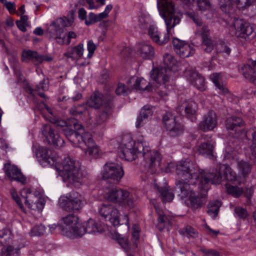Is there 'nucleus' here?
Segmentation results:
<instances>
[{
  "instance_id": "55",
  "label": "nucleus",
  "mask_w": 256,
  "mask_h": 256,
  "mask_svg": "<svg viewBox=\"0 0 256 256\" xmlns=\"http://www.w3.org/2000/svg\"><path fill=\"white\" fill-rule=\"evenodd\" d=\"M234 212L237 217L242 219H245L248 216L246 210L240 206L235 208Z\"/></svg>"
},
{
  "instance_id": "19",
  "label": "nucleus",
  "mask_w": 256,
  "mask_h": 256,
  "mask_svg": "<svg viewBox=\"0 0 256 256\" xmlns=\"http://www.w3.org/2000/svg\"><path fill=\"white\" fill-rule=\"evenodd\" d=\"M172 44L174 52L182 58H188L194 54L195 50L186 41L174 38Z\"/></svg>"
},
{
  "instance_id": "6",
  "label": "nucleus",
  "mask_w": 256,
  "mask_h": 256,
  "mask_svg": "<svg viewBox=\"0 0 256 256\" xmlns=\"http://www.w3.org/2000/svg\"><path fill=\"white\" fill-rule=\"evenodd\" d=\"M105 198L111 202L118 204L124 208H132L134 206L133 198L130 192L119 188H112L108 190Z\"/></svg>"
},
{
  "instance_id": "26",
  "label": "nucleus",
  "mask_w": 256,
  "mask_h": 256,
  "mask_svg": "<svg viewBox=\"0 0 256 256\" xmlns=\"http://www.w3.org/2000/svg\"><path fill=\"white\" fill-rule=\"evenodd\" d=\"M86 138L87 140L84 144L87 146V148L84 151L86 154L94 158H98L100 156L102 152L99 147L95 144L92 134H88Z\"/></svg>"
},
{
  "instance_id": "4",
  "label": "nucleus",
  "mask_w": 256,
  "mask_h": 256,
  "mask_svg": "<svg viewBox=\"0 0 256 256\" xmlns=\"http://www.w3.org/2000/svg\"><path fill=\"white\" fill-rule=\"evenodd\" d=\"M204 186L202 187L204 191L209 190V184H220L223 180L230 182L236 181L237 176L236 172L228 164H222L218 170H213L212 172H207L206 176L204 177Z\"/></svg>"
},
{
  "instance_id": "8",
  "label": "nucleus",
  "mask_w": 256,
  "mask_h": 256,
  "mask_svg": "<svg viewBox=\"0 0 256 256\" xmlns=\"http://www.w3.org/2000/svg\"><path fill=\"white\" fill-rule=\"evenodd\" d=\"M100 214L106 220H109L113 226H118L120 224H126L129 228L128 218L126 214L124 216L123 220L120 219L118 210L110 204H102L99 208Z\"/></svg>"
},
{
  "instance_id": "62",
  "label": "nucleus",
  "mask_w": 256,
  "mask_h": 256,
  "mask_svg": "<svg viewBox=\"0 0 256 256\" xmlns=\"http://www.w3.org/2000/svg\"><path fill=\"white\" fill-rule=\"evenodd\" d=\"M186 14L192 18L198 26L202 25V21L194 12H186Z\"/></svg>"
},
{
  "instance_id": "16",
  "label": "nucleus",
  "mask_w": 256,
  "mask_h": 256,
  "mask_svg": "<svg viewBox=\"0 0 256 256\" xmlns=\"http://www.w3.org/2000/svg\"><path fill=\"white\" fill-rule=\"evenodd\" d=\"M147 153L145 152L146 156V165H145V169L147 170V172L150 174H155L160 166V161L162 160L161 154L156 150H149L148 149L146 150Z\"/></svg>"
},
{
  "instance_id": "9",
  "label": "nucleus",
  "mask_w": 256,
  "mask_h": 256,
  "mask_svg": "<svg viewBox=\"0 0 256 256\" xmlns=\"http://www.w3.org/2000/svg\"><path fill=\"white\" fill-rule=\"evenodd\" d=\"M176 61L174 56L169 54L166 53L163 56V63L164 66V68L160 69L152 70L150 72V76L154 80H162L164 82H168L169 76L164 74L167 70H170L172 67L176 64Z\"/></svg>"
},
{
  "instance_id": "23",
  "label": "nucleus",
  "mask_w": 256,
  "mask_h": 256,
  "mask_svg": "<svg viewBox=\"0 0 256 256\" xmlns=\"http://www.w3.org/2000/svg\"><path fill=\"white\" fill-rule=\"evenodd\" d=\"M175 190L181 199L188 198L195 193L190 184L182 180H176Z\"/></svg>"
},
{
  "instance_id": "11",
  "label": "nucleus",
  "mask_w": 256,
  "mask_h": 256,
  "mask_svg": "<svg viewBox=\"0 0 256 256\" xmlns=\"http://www.w3.org/2000/svg\"><path fill=\"white\" fill-rule=\"evenodd\" d=\"M232 28L236 30L235 36L240 40H249L256 36L253 27L243 20L234 19Z\"/></svg>"
},
{
  "instance_id": "61",
  "label": "nucleus",
  "mask_w": 256,
  "mask_h": 256,
  "mask_svg": "<svg viewBox=\"0 0 256 256\" xmlns=\"http://www.w3.org/2000/svg\"><path fill=\"white\" fill-rule=\"evenodd\" d=\"M10 192L12 198H14V200H15L16 202L18 204V207L24 213H26L24 206L22 202H20V198L18 196L17 193L14 190H12Z\"/></svg>"
},
{
  "instance_id": "54",
  "label": "nucleus",
  "mask_w": 256,
  "mask_h": 256,
  "mask_svg": "<svg viewBox=\"0 0 256 256\" xmlns=\"http://www.w3.org/2000/svg\"><path fill=\"white\" fill-rule=\"evenodd\" d=\"M196 3L199 10L202 12L210 8V3L209 0H196Z\"/></svg>"
},
{
  "instance_id": "21",
  "label": "nucleus",
  "mask_w": 256,
  "mask_h": 256,
  "mask_svg": "<svg viewBox=\"0 0 256 256\" xmlns=\"http://www.w3.org/2000/svg\"><path fill=\"white\" fill-rule=\"evenodd\" d=\"M4 170L5 176L11 181H16L22 184L26 183V177L16 166L6 163L4 164Z\"/></svg>"
},
{
  "instance_id": "7",
  "label": "nucleus",
  "mask_w": 256,
  "mask_h": 256,
  "mask_svg": "<svg viewBox=\"0 0 256 256\" xmlns=\"http://www.w3.org/2000/svg\"><path fill=\"white\" fill-rule=\"evenodd\" d=\"M74 22L72 16L70 18L64 16L54 20L50 25L48 32L51 38L56 40L60 45H64V28L72 26Z\"/></svg>"
},
{
  "instance_id": "12",
  "label": "nucleus",
  "mask_w": 256,
  "mask_h": 256,
  "mask_svg": "<svg viewBox=\"0 0 256 256\" xmlns=\"http://www.w3.org/2000/svg\"><path fill=\"white\" fill-rule=\"evenodd\" d=\"M98 228L95 221L90 218L83 224H80L76 228H72L71 231L66 232V236L71 238L81 237L86 233L93 234L98 232Z\"/></svg>"
},
{
  "instance_id": "5",
  "label": "nucleus",
  "mask_w": 256,
  "mask_h": 256,
  "mask_svg": "<svg viewBox=\"0 0 256 256\" xmlns=\"http://www.w3.org/2000/svg\"><path fill=\"white\" fill-rule=\"evenodd\" d=\"M224 124L228 133L234 138H250L251 136L253 138H256V132L254 130H249L246 132L244 130L245 122L240 117L232 116L227 118Z\"/></svg>"
},
{
  "instance_id": "59",
  "label": "nucleus",
  "mask_w": 256,
  "mask_h": 256,
  "mask_svg": "<svg viewBox=\"0 0 256 256\" xmlns=\"http://www.w3.org/2000/svg\"><path fill=\"white\" fill-rule=\"evenodd\" d=\"M11 232L8 229H3L0 230V238H4V241H1V242L6 243L8 240L10 239Z\"/></svg>"
},
{
  "instance_id": "64",
  "label": "nucleus",
  "mask_w": 256,
  "mask_h": 256,
  "mask_svg": "<svg viewBox=\"0 0 256 256\" xmlns=\"http://www.w3.org/2000/svg\"><path fill=\"white\" fill-rule=\"evenodd\" d=\"M97 14H94L93 12H90L88 14V20H85V23L87 26H90L94 23H96L98 22V19Z\"/></svg>"
},
{
  "instance_id": "35",
  "label": "nucleus",
  "mask_w": 256,
  "mask_h": 256,
  "mask_svg": "<svg viewBox=\"0 0 256 256\" xmlns=\"http://www.w3.org/2000/svg\"><path fill=\"white\" fill-rule=\"evenodd\" d=\"M139 149H142L141 146H136L132 148H124L122 149V157L126 160L132 161L136 158V154L141 152Z\"/></svg>"
},
{
  "instance_id": "37",
  "label": "nucleus",
  "mask_w": 256,
  "mask_h": 256,
  "mask_svg": "<svg viewBox=\"0 0 256 256\" xmlns=\"http://www.w3.org/2000/svg\"><path fill=\"white\" fill-rule=\"evenodd\" d=\"M221 202L218 200L210 202L208 205L207 212L210 216L215 218L218 214Z\"/></svg>"
},
{
  "instance_id": "51",
  "label": "nucleus",
  "mask_w": 256,
  "mask_h": 256,
  "mask_svg": "<svg viewBox=\"0 0 256 256\" xmlns=\"http://www.w3.org/2000/svg\"><path fill=\"white\" fill-rule=\"evenodd\" d=\"M78 37L77 34L73 31H68L64 33L62 39H64V45H69L72 39H76Z\"/></svg>"
},
{
  "instance_id": "15",
  "label": "nucleus",
  "mask_w": 256,
  "mask_h": 256,
  "mask_svg": "<svg viewBox=\"0 0 256 256\" xmlns=\"http://www.w3.org/2000/svg\"><path fill=\"white\" fill-rule=\"evenodd\" d=\"M104 179H111L119 182L124 175V171L121 164L106 162L102 172Z\"/></svg>"
},
{
  "instance_id": "39",
  "label": "nucleus",
  "mask_w": 256,
  "mask_h": 256,
  "mask_svg": "<svg viewBox=\"0 0 256 256\" xmlns=\"http://www.w3.org/2000/svg\"><path fill=\"white\" fill-rule=\"evenodd\" d=\"M158 190L164 202H170L174 198V194L170 190L166 188L158 187Z\"/></svg>"
},
{
  "instance_id": "24",
  "label": "nucleus",
  "mask_w": 256,
  "mask_h": 256,
  "mask_svg": "<svg viewBox=\"0 0 256 256\" xmlns=\"http://www.w3.org/2000/svg\"><path fill=\"white\" fill-rule=\"evenodd\" d=\"M197 110V104L194 102H190L188 103L183 104L177 108V112H180L182 114H184L192 122L196 120V113Z\"/></svg>"
},
{
  "instance_id": "10",
  "label": "nucleus",
  "mask_w": 256,
  "mask_h": 256,
  "mask_svg": "<svg viewBox=\"0 0 256 256\" xmlns=\"http://www.w3.org/2000/svg\"><path fill=\"white\" fill-rule=\"evenodd\" d=\"M82 196L78 193L73 192L68 196L61 198L60 206L65 210L76 212L80 210L84 206Z\"/></svg>"
},
{
  "instance_id": "33",
  "label": "nucleus",
  "mask_w": 256,
  "mask_h": 256,
  "mask_svg": "<svg viewBox=\"0 0 256 256\" xmlns=\"http://www.w3.org/2000/svg\"><path fill=\"white\" fill-rule=\"evenodd\" d=\"M244 77L252 82L256 84V70L249 64H244L240 69Z\"/></svg>"
},
{
  "instance_id": "28",
  "label": "nucleus",
  "mask_w": 256,
  "mask_h": 256,
  "mask_svg": "<svg viewBox=\"0 0 256 256\" xmlns=\"http://www.w3.org/2000/svg\"><path fill=\"white\" fill-rule=\"evenodd\" d=\"M210 78L214 84L218 92L222 95H226L229 93V90L226 84L223 82L222 77L221 74L214 73L210 76Z\"/></svg>"
},
{
  "instance_id": "48",
  "label": "nucleus",
  "mask_w": 256,
  "mask_h": 256,
  "mask_svg": "<svg viewBox=\"0 0 256 256\" xmlns=\"http://www.w3.org/2000/svg\"><path fill=\"white\" fill-rule=\"evenodd\" d=\"M46 228L42 224L36 225L34 226L30 232L32 236H40L43 235L46 232Z\"/></svg>"
},
{
  "instance_id": "22",
  "label": "nucleus",
  "mask_w": 256,
  "mask_h": 256,
  "mask_svg": "<svg viewBox=\"0 0 256 256\" xmlns=\"http://www.w3.org/2000/svg\"><path fill=\"white\" fill-rule=\"evenodd\" d=\"M146 34L154 42L159 45L166 44L170 40L168 32H166L163 38H160V32L155 24H150L147 27Z\"/></svg>"
},
{
  "instance_id": "63",
  "label": "nucleus",
  "mask_w": 256,
  "mask_h": 256,
  "mask_svg": "<svg viewBox=\"0 0 256 256\" xmlns=\"http://www.w3.org/2000/svg\"><path fill=\"white\" fill-rule=\"evenodd\" d=\"M147 49L148 52H145V59H152L154 54V48L148 44H145V50Z\"/></svg>"
},
{
  "instance_id": "30",
  "label": "nucleus",
  "mask_w": 256,
  "mask_h": 256,
  "mask_svg": "<svg viewBox=\"0 0 256 256\" xmlns=\"http://www.w3.org/2000/svg\"><path fill=\"white\" fill-rule=\"evenodd\" d=\"M64 226H60V228L63 234L66 236V232H70L72 228H76L80 223L78 222V218L74 214H70L62 218Z\"/></svg>"
},
{
  "instance_id": "38",
  "label": "nucleus",
  "mask_w": 256,
  "mask_h": 256,
  "mask_svg": "<svg viewBox=\"0 0 256 256\" xmlns=\"http://www.w3.org/2000/svg\"><path fill=\"white\" fill-rule=\"evenodd\" d=\"M48 89V82H46L45 79H43L36 86L34 90H31L30 94H32L33 91L37 92L38 94L41 98H46V96L41 91H46Z\"/></svg>"
},
{
  "instance_id": "27",
  "label": "nucleus",
  "mask_w": 256,
  "mask_h": 256,
  "mask_svg": "<svg viewBox=\"0 0 256 256\" xmlns=\"http://www.w3.org/2000/svg\"><path fill=\"white\" fill-rule=\"evenodd\" d=\"M136 146H141L142 150H144V146L143 144V138L140 136L137 140V142H135L132 140V135L130 134H124L120 146L122 149L124 148H132Z\"/></svg>"
},
{
  "instance_id": "50",
  "label": "nucleus",
  "mask_w": 256,
  "mask_h": 256,
  "mask_svg": "<svg viewBox=\"0 0 256 256\" xmlns=\"http://www.w3.org/2000/svg\"><path fill=\"white\" fill-rule=\"evenodd\" d=\"M216 50L218 53L225 54L226 56L230 55L231 50L227 44L222 42H220L216 46Z\"/></svg>"
},
{
  "instance_id": "13",
  "label": "nucleus",
  "mask_w": 256,
  "mask_h": 256,
  "mask_svg": "<svg viewBox=\"0 0 256 256\" xmlns=\"http://www.w3.org/2000/svg\"><path fill=\"white\" fill-rule=\"evenodd\" d=\"M162 123L168 131V134L171 137H176L182 134L184 130V126L176 120L175 116L169 112H166L162 116Z\"/></svg>"
},
{
  "instance_id": "53",
  "label": "nucleus",
  "mask_w": 256,
  "mask_h": 256,
  "mask_svg": "<svg viewBox=\"0 0 256 256\" xmlns=\"http://www.w3.org/2000/svg\"><path fill=\"white\" fill-rule=\"evenodd\" d=\"M34 54H36V51L30 50H24L22 54V60L24 62H28L30 60L32 61Z\"/></svg>"
},
{
  "instance_id": "25",
  "label": "nucleus",
  "mask_w": 256,
  "mask_h": 256,
  "mask_svg": "<svg viewBox=\"0 0 256 256\" xmlns=\"http://www.w3.org/2000/svg\"><path fill=\"white\" fill-rule=\"evenodd\" d=\"M112 114V109L110 104L102 106L98 112L95 118V124L100 126L104 124Z\"/></svg>"
},
{
  "instance_id": "41",
  "label": "nucleus",
  "mask_w": 256,
  "mask_h": 256,
  "mask_svg": "<svg viewBox=\"0 0 256 256\" xmlns=\"http://www.w3.org/2000/svg\"><path fill=\"white\" fill-rule=\"evenodd\" d=\"M238 168L244 178L247 177L251 172V166L248 162L242 160L237 163Z\"/></svg>"
},
{
  "instance_id": "34",
  "label": "nucleus",
  "mask_w": 256,
  "mask_h": 256,
  "mask_svg": "<svg viewBox=\"0 0 256 256\" xmlns=\"http://www.w3.org/2000/svg\"><path fill=\"white\" fill-rule=\"evenodd\" d=\"M103 95L98 92H95L86 102L88 106L94 108H100L102 106Z\"/></svg>"
},
{
  "instance_id": "18",
  "label": "nucleus",
  "mask_w": 256,
  "mask_h": 256,
  "mask_svg": "<svg viewBox=\"0 0 256 256\" xmlns=\"http://www.w3.org/2000/svg\"><path fill=\"white\" fill-rule=\"evenodd\" d=\"M218 125V116L214 110H210L205 114L202 120L198 124V128L204 132L212 130Z\"/></svg>"
},
{
  "instance_id": "57",
  "label": "nucleus",
  "mask_w": 256,
  "mask_h": 256,
  "mask_svg": "<svg viewBox=\"0 0 256 256\" xmlns=\"http://www.w3.org/2000/svg\"><path fill=\"white\" fill-rule=\"evenodd\" d=\"M219 4L221 10L224 12L229 11L232 5V0H220Z\"/></svg>"
},
{
  "instance_id": "32",
  "label": "nucleus",
  "mask_w": 256,
  "mask_h": 256,
  "mask_svg": "<svg viewBox=\"0 0 256 256\" xmlns=\"http://www.w3.org/2000/svg\"><path fill=\"white\" fill-rule=\"evenodd\" d=\"M214 144L210 141L207 140L200 145L198 150L200 154L210 158L214 156Z\"/></svg>"
},
{
  "instance_id": "3",
  "label": "nucleus",
  "mask_w": 256,
  "mask_h": 256,
  "mask_svg": "<svg viewBox=\"0 0 256 256\" xmlns=\"http://www.w3.org/2000/svg\"><path fill=\"white\" fill-rule=\"evenodd\" d=\"M158 8L164 20L166 32L170 35V30L178 24L180 20V12H176L172 0H158Z\"/></svg>"
},
{
  "instance_id": "43",
  "label": "nucleus",
  "mask_w": 256,
  "mask_h": 256,
  "mask_svg": "<svg viewBox=\"0 0 256 256\" xmlns=\"http://www.w3.org/2000/svg\"><path fill=\"white\" fill-rule=\"evenodd\" d=\"M226 188L228 194L232 195L234 198L240 197L244 192V190L242 188L237 186H234L226 184Z\"/></svg>"
},
{
  "instance_id": "44",
  "label": "nucleus",
  "mask_w": 256,
  "mask_h": 256,
  "mask_svg": "<svg viewBox=\"0 0 256 256\" xmlns=\"http://www.w3.org/2000/svg\"><path fill=\"white\" fill-rule=\"evenodd\" d=\"M140 229L138 226L134 224L132 226V232L131 240L133 242V248H137L138 247L140 240Z\"/></svg>"
},
{
  "instance_id": "20",
  "label": "nucleus",
  "mask_w": 256,
  "mask_h": 256,
  "mask_svg": "<svg viewBox=\"0 0 256 256\" xmlns=\"http://www.w3.org/2000/svg\"><path fill=\"white\" fill-rule=\"evenodd\" d=\"M42 134L46 136L48 143L54 146L61 148L64 146V141L49 124L43 126L41 129Z\"/></svg>"
},
{
  "instance_id": "49",
  "label": "nucleus",
  "mask_w": 256,
  "mask_h": 256,
  "mask_svg": "<svg viewBox=\"0 0 256 256\" xmlns=\"http://www.w3.org/2000/svg\"><path fill=\"white\" fill-rule=\"evenodd\" d=\"M18 249L14 248L12 246H8L2 248L0 256H14L18 254Z\"/></svg>"
},
{
  "instance_id": "52",
  "label": "nucleus",
  "mask_w": 256,
  "mask_h": 256,
  "mask_svg": "<svg viewBox=\"0 0 256 256\" xmlns=\"http://www.w3.org/2000/svg\"><path fill=\"white\" fill-rule=\"evenodd\" d=\"M202 28H200L197 30V32L202 37V39L209 38L210 37V30L208 27L205 24L200 26Z\"/></svg>"
},
{
  "instance_id": "29",
  "label": "nucleus",
  "mask_w": 256,
  "mask_h": 256,
  "mask_svg": "<svg viewBox=\"0 0 256 256\" xmlns=\"http://www.w3.org/2000/svg\"><path fill=\"white\" fill-rule=\"evenodd\" d=\"M185 76L187 79L198 89L202 88L204 85V78L193 70H186Z\"/></svg>"
},
{
  "instance_id": "47",
  "label": "nucleus",
  "mask_w": 256,
  "mask_h": 256,
  "mask_svg": "<svg viewBox=\"0 0 256 256\" xmlns=\"http://www.w3.org/2000/svg\"><path fill=\"white\" fill-rule=\"evenodd\" d=\"M202 47L204 52L207 53L210 52L214 49V44L211 38L202 39Z\"/></svg>"
},
{
  "instance_id": "60",
  "label": "nucleus",
  "mask_w": 256,
  "mask_h": 256,
  "mask_svg": "<svg viewBox=\"0 0 256 256\" xmlns=\"http://www.w3.org/2000/svg\"><path fill=\"white\" fill-rule=\"evenodd\" d=\"M96 48V46L92 40L88 41L87 44V49L88 52L87 56L88 58H90L92 57Z\"/></svg>"
},
{
  "instance_id": "1",
  "label": "nucleus",
  "mask_w": 256,
  "mask_h": 256,
  "mask_svg": "<svg viewBox=\"0 0 256 256\" xmlns=\"http://www.w3.org/2000/svg\"><path fill=\"white\" fill-rule=\"evenodd\" d=\"M176 174L182 180H189L192 179L197 180L198 188L204 190V177L207 172L202 170H200L198 165L188 158L182 160L178 162L176 166Z\"/></svg>"
},
{
  "instance_id": "42",
  "label": "nucleus",
  "mask_w": 256,
  "mask_h": 256,
  "mask_svg": "<svg viewBox=\"0 0 256 256\" xmlns=\"http://www.w3.org/2000/svg\"><path fill=\"white\" fill-rule=\"evenodd\" d=\"M180 232L188 238H196L198 236V232L189 225L186 226L180 229Z\"/></svg>"
},
{
  "instance_id": "31",
  "label": "nucleus",
  "mask_w": 256,
  "mask_h": 256,
  "mask_svg": "<svg viewBox=\"0 0 256 256\" xmlns=\"http://www.w3.org/2000/svg\"><path fill=\"white\" fill-rule=\"evenodd\" d=\"M154 208L158 216V222L156 227L158 230L161 232L163 230L164 228L169 226L170 221L168 216L164 214L163 210L161 208L158 206H155Z\"/></svg>"
},
{
  "instance_id": "46",
  "label": "nucleus",
  "mask_w": 256,
  "mask_h": 256,
  "mask_svg": "<svg viewBox=\"0 0 256 256\" xmlns=\"http://www.w3.org/2000/svg\"><path fill=\"white\" fill-rule=\"evenodd\" d=\"M86 108L84 104H79L77 106H74L71 108L69 112L70 114L74 116L82 114L86 112Z\"/></svg>"
},
{
  "instance_id": "56",
  "label": "nucleus",
  "mask_w": 256,
  "mask_h": 256,
  "mask_svg": "<svg viewBox=\"0 0 256 256\" xmlns=\"http://www.w3.org/2000/svg\"><path fill=\"white\" fill-rule=\"evenodd\" d=\"M253 0H236V6L238 9L244 10L250 6Z\"/></svg>"
},
{
  "instance_id": "17",
  "label": "nucleus",
  "mask_w": 256,
  "mask_h": 256,
  "mask_svg": "<svg viewBox=\"0 0 256 256\" xmlns=\"http://www.w3.org/2000/svg\"><path fill=\"white\" fill-rule=\"evenodd\" d=\"M142 79V78H138L136 76L131 77L128 81V84L130 88L127 87L122 83H118L116 89V94L118 95H127L130 92V88L134 89L140 93H142L143 90L140 87Z\"/></svg>"
},
{
  "instance_id": "36",
  "label": "nucleus",
  "mask_w": 256,
  "mask_h": 256,
  "mask_svg": "<svg viewBox=\"0 0 256 256\" xmlns=\"http://www.w3.org/2000/svg\"><path fill=\"white\" fill-rule=\"evenodd\" d=\"M88 134H91L90 132H84V134H80L78 132H75L69 138V141L75 146L80 144H85L86 141V136Z\"/></svg>"
},
{
  "instance_id": "40",
  "label": "nucleus",
  "mask_w": 256,
  "mask_h": 256,
  "mask_svg": "<svg viewBox=\"0 0 256 256\" xmlns=\"http://www.w3.org/2000/svg\"><path fill=\"white\" fill-rule=\"evenodd\" d=\"M190 206L194 210L201 208L204 204L202 197L196 194L195 193L188 198Z\"/></svg>"
},
{
  "instance_id": "14",
  "label": "nucleus",
  "mask_w": 256,
  "mask_h": 256,
  "mask_svg": "<svg viewBox=\"0 0 256 256\" xmlns=\"http://www.w3.org/2000/svg\"><path fill=\"white\" fill-rule=\"evenodd\" d=\"M36 154L38 162L44 166H56L59 162V158L56 153L46 147H39Z\"/></svg>"
},
{
  "instance_id": "2",
  "label": "nucleus",
  "mask_w": 256,
  "mask_h": 256,
  "mask_svg": "<svg viewBox=\"0 0 256 256\" xmlns=\"http://www.w3.org/2000/svg\"><path fill=\"white\" fill-rule=\"evenodd\" d=\"M59 163L57 165L62 168V175L64 180L73 184L82 182V179L85 176V172L80 170L78 162L68 156L64 157L60 164Z\"/></svg>"
},
{
  "instance_id": "45",
  "label": "nucleus",
  "mask_w": 256,
  "mask_h": 256,
  "mask_svg": "<svg viewBox=\"0 0 256 256\" xmlns=\"http://www.w3.org/2000/svg\"><path fill=\"white\" fill-rule=\"evenodd\" d=\"M114 238L126 252H128L130 249V244L128 239L122 237V235L116 234Z\"/></svg>"
},
{
  "instance_id": "58",
  "label": "nucleus",
  "mask_w": 256,
  "mask_h": 256,
  "mask_svg": "<svg viewBox=\"0 0 256 256\" xmlns=\"http://www.w3.org/2000/svg\"><path fill=\"white\" fill-rule=\"evenodd\" d=\"M200 250L204 256H220L219 252L215 250L207 249L204 248H202Z\"/></svg>"
}]
</instances>
